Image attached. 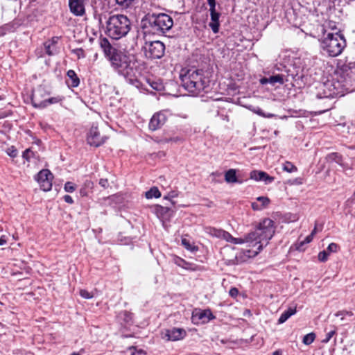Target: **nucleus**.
Here are the masks:
<instances>
[{"label": "nucleus", "mask_w": 355, "mask_h": 355, "mask_svg": "<svg viewBox=\"0 0 355 355\" xmlns=\"http://www.w3.org/2000/svg\"><path fill=\"white\" fill-rule=\"evenodd\" d=\"M100 46L114 69L119 75L123 76L129 83L139 87L141 73L136 63L131 61L128 55L112 47L105 37L100 40Z\"/></svg>", "instance_id": "1"}, {"label": "nucleus", "mask_w": 355, "mask_h": 355, "mask_svg": "<svg viewBox=\"0 0 355 355\" xmlns=\"http://www.w3.org/2000/svg\"><path fill=\"white\" fill-rule=\"evenodd\" d=\"M275 232L274 221L270 218L262 220L254 231L248 234L245 239L234 238L232 243L242 244L248 243L252 247L257 246V250H249V257H255L266 246Z\"/></svg>", "instance_id": "2"}, {"label": "nucleus", "mask_w": 355, "mask_h": 355, "mask_svg": "<svg viewBox=\"0 0 355 355\" xmlns=\"http://www.w3.org/2000/svg\"><path fill=\"white\" fill-rule=\"evenodd\" d=\"M173 20L165 13H148L141 20L145 34L163 35L171 29Z\"/></svg>", "instance_id": "3"}, {"label": "nucleus", "mask_w": 355, "mask_h": 355, "mask_svg": "<svg viewBox=\"0 0 355 355\" xmlns=\"http://www.w3.org/2000/svg\"><path fill=\"white\" fill-rule=\"evenodd\" d=\"M180 79L182 87L193 96L198 95L209 86V80L202 69L191 68L182 71Z\"/></svg>", "instance_id": "4"}, {"label": "nucleus", "mask_w": 355, "mask_h": 355, "mask_svg": "<svg viewBox=\"0 0 355 355\" xmlns=\"http://www.w3.org/2000/svg\"><path fill=\"white\" fill-rule=\"evenodd\" d=\"M130 28V21L125 15H112L106 21L105 34L112 39L119 40L125 37Z\"/></svg>", "instance_id": "5"}, {"label": "nucleus", "mask_w": 355, "mask_h": 355, "mask_svg": "<svg viewBox=\"0 0 355 355\" xmlns=\"http://www.w3.org/2000/svg\"><path fill=\"white\" fill-rule=\"evenodd\" d=\"M320 45L329 56L336 57L342 53L345 46V40L338 33H328L321 41Z\"/></svg>", "instance_id": "6"}, {"label": "nucleus", "mask_w": 355, "mask_h": 355, "mask_svg": "<svg viewBox=\"0 0 355 355\" xmlns=\"http://www.w3.org/2000/svg\"><path fill=\"white\" fill-rule=\"evenodd\" d=\"M144 49L146 56L150 59H159L165 52V45L159 40L146 42Z\"/></svg>", "instance_id": "7"}, {"label": "nucleus", "mask_w": 355, "mask_h": 355, "mask_svg": "<svg viewBox=\"0 0 355 355\" xmlns=\"http://www.w3.org/2000/svg\"><path fill=\"white\" fill-rule=\"evenodd\" d=\"M187 336V331L183 328L173 327L164 329L161 332V337L166 341H178L182 340Z\"/></svg>", "instance_id": "8"}, {"label": "nucleus", "mask_w": 355, "mask_h": 355, "mask_svg": "<svg viewBox=\"0 0 355 355\" xmlns=\"http://www.w3.org/2000/svg\"><path fill=\"white\" fill-rule=\"evenodd\" d=\"M36 179L43 191H48L51 189L53 174L49 170L43 169L40 171Z\"/></svg>", "instance_id": "9"}, {"label": "nucleus", "mask_w": 355, "mask_h": 355, "mask_svg": "<svg viewBox=\"0 0 355 355\" xmlns=\"http://www.w3.org/2000/svg\"><path fill=\"white\" fill-rule=\"evenodd\" d=\"M107 139L105 136H101L96 126H92L87 137V143L92 146L98 147L103 144Z\"/></svg>", "instance_id": "10"}, {"label": "nucleus", "mask_w": 355, "mask_h": 355, "mask_svg": "<svg viewBox=\"0 0 355 355\" xmlns=\"http://www.w3.org/2000/svg\"><path fill=\"white\" fill-rule=\"evenodd\" d=\"M46 96V92L42 87H39L33 92L31 101L35 107L44 108L46 107V101L44 97Z\"/></svg>", "instance_id": "11"}, {"label": "nucleus", "mask_w": 355, "mask_h": 355, "mask_svg": "<svg viewBox=\"0 0 355 355\" xmlns=\"http://www.w3.org/2000/svg\"><path fill=\"white\" fill-rule=\"evenodd\" d=\"M167 116L164 112L155 113L150 119L149 128L151 130H156L160 128L166 121Z\"/></svg>", "instance_id": "12"}, {"label": "nucleus", "mask_w": 355, "mask_h": 355, "mask_svg": "<svg viewBox=\"0 0 355 355\" xmlns=\"http://www.w3.org/2000/svg\"><path fill=\"white\" fill-rule=\"evenodd\" d=\"M69 6L76 16H83L85 13L84 0H69Z\"/></svg>", "instance_id": "13"}, {"label": "nucleus", "mask_w": 355, "mask_h": 355, "mask_svg": "<svg viewBox=\"0 0 355 355\" xmlns=\"http://www.w3.org/2000/svg\"><path fill=\"white\" fill-rule=\"evenodd\" d=\"M250 177L251 179L256 181H263L266 184H269L273 182L274 178L270 176L268 173L261 171H252L250 172Z\"/></svg>", "instance_id": "14"}, {"label": "nucleus", "mask_w": 355, "mask_h": 355, "mask_svg": "<svg viewBox=\"0 0 355 355\" xmlns=\"http://www.w3.org/2000/svg\"><path fill=\"white\" fill-rule=\"evenodd\" d=\"M195 318H198L202 323H207L215 318L210 309L200 310L193 315Z\"/></svg>", "instance_id": "15"}, {"label": "nucleus", "mask_w": 355, "mask_h": 355, "mask_svg": "<svg viewBox=\"0 0 355 355\" xmlns=\"http://www.w3.org/2000/svg\"><path fill=\"white\" fill-rule=\"evenodd\" d=\"M211 22L209 24V27L211 28L214 33L219 31V17L220 14L216 12V9L210 10Z\"/></svg>", "instance_id": "16"}, {"label": "nucleus", "mask_w": 355, "mask_h": 355, "mask_svg": "<svg viewBox=\"0 0 355 355\" xmlns=\"http://www.w3.org/2000/svg\"><path fill=\"white\" fill-rule=\"evenodd\" d=\"M68 79L66 80L67 84L69 87H76L80 83V80L76 72L73 70H69L67 71Z\"/></svg>", "instance_id": "17"}, {"label": "nucleus", "mask_w": 355, "mask_h": 355, "mask_svg": "<svg viewBox=\"0 0 355 355\" xmlns=\"http://www.w3.org/2000/svg\"><path fill=\"white\" fill-rule=\"evenodd\" d=\"M236 172L235 169H229L225 173V180L227 183H241L236 178Z\"/></svg>", "instance_id": "18"}, {"label": "nucleus", "mask_w": 355, "mask_h": 355, "mask_svg": "<svg viewBox=\"0 0 355 355\" xmlns=\"http://www.w3.org/2000/svg\"><path fill=\"white\" fill-rule=\"evenodd\" d=\"M93 186L94 183L92 181L86 180L80 189V196L83 197L87 196L88 193L92 191Z\"/></svg>", "instance_id": "19"}, {"label": "nucleus", "mask_w": 355, "mask_h": 355, "mask_svg": "<svg viewBox=\"0 0 355 355\" xmlns=\"http://www.w3.org/2000/svg\"><path fill=\"white\" fill-rule=\"evenodd\" d=\"M296 313L295 308H288L286 311H284L280 315L278 322L279 324H282L285 322L291 315H294Z\"/></svg>", "instance_id": "20"}, {"label": "nucleus", "mask_w": 355, "mask_h": 355, "mask_svg": "<svg viewBox=\"0 0 355 355\" xmlns=\"http://www.w3.org/2000/svg\"><path fill=\"white\" fill-rule=\"evenodd\" d=\"M324 87L327 88L329 89V92H325L324 94V98H333L334 96L338 94V92L334 90H331L330 87L334 86L333 83L331 81H327L324 84ZM317 96L320 98H323V96H321L320 95L318 94Z\"/></svg>", "instance_id": "21"}, {"label": "nucleus", "mask_w": 355, "mask_h": 355, "mask_svg": "<svg viewBox=\"0 0 355 355\" xmlns=\"http://www.w3.org/2000/svg\"><path fill=\"white\" fill-rule=\"evenodd\" d=\"M137 0H115L116 3L121 9H127L133 6Z\"/></svg>", "instance_id": "22"}, {"label": "nucleus", "mask_w": 355, "mask_h": 355, "mask_svg": "<svg viewBox=\"0 0 355 355\" xmlns=\"http://www.w3.org/2000/svg\"><path fill=\"white\" fill-rule=\"evenodd\" d=\"M146 198L148 199H150L153 198H159L161 196V193L156 187H152L150 190L146 192Z\"/></svg>", "instance_id": "23"}, {"label": "nucleus", "mask_w": 355, "mask_h": 355, "mask_svg": "<svg viewBox=\"0 0 355 355\" xmlns=\"http://www.w3.org/2000/svg\"><path fill=\"white\" fill-rule=\"evenodd\" d=\"M223 230L216 229L212 227H205V232L210 234L211 236H216L217 238H220L221 236Z\"/></svg>", "instance_id": "24"}, {"label": "nucleus", "mask_w": 355, "mask_h": 355, "mask_svg": "<svg viewBox=\"0 0 355 355\" xmlns=\"http://www.w3.org/2000/svg\"><path fill=\"white\" fill-rule=\"evenodd\" d=\"M284 83V76L282 74H277L269 77V83L272 85H275L276 83L282 85Z\"/></svg>", "instance_id": "25"}, {"label": "nucleus", "mask_w": 355, "mask_h": 355, "mask_svg": "<svg viewBox=\"0 0 355 355\" xmlns=\"http://www.w3.org/2000/svg\"><path fill=\"white\" fill-rule=\"evenodd\" d=\"M182 245L188 250L194 252L198 250V248L194 245L191 244L189 240L185 238L182 239Z\"/></svg>", "instance_id": "26"}, {"label": "nucleus", "mask_w": 355, "mask_h": 355, "mask_svg": "<svg viewBox=\"0 0 355 355\" xmlns=\"http://www.w3.org/2000/svg\"><path fill=\"white\" fill-rule=\"evenodd\" d=\"M283 170L288 173H293L297 171V167L290 162H286L283 164Z\"/></svg>", "instance_id": "27"}, {"label": "nucleus", "mask_w": 355, "mask_h": 355, "mask_svg": "<svg viewBox=\"0 0 355 355\" xmlns=\"http://www.w3.org/2000/svg\"><path fill=\"white\" fill-rule=\"evenodd\" d=\"M315 338V334L314 333H309L304 336L302 342L304 345H309L314 341Z\"/></svg>", "instance_id": "28"}, {"label": "nucleus", "mask_w": 355, "mask_h": 355, "mask_svg": "<svg viewBox=\"0 0 355 355\" xmlns=\"http://www.w3.org/2000/svg\"><path fill=\"white\" fill-rule=\"evenodd\" d=\"M253 112L257 114L259 116L266 117V118H272L275 115L273 114H266L259 107H252V109L250 108Z\"/></svg>", "instance_id": "29"}, {"label": "nucleus", "mask_w": 355, "mask_h": 355, "mask_svg": "<svg viewBox=\"0 0 355 355\" xmlns=\"http://www.w3.org/2000/svg\"><path fill=\"white\" fill-rule=\"evenodd\" d=\"M174 261H175V263L180 267H182L185 269L189 268V266H190V263L187 262L185 260H184L182 258L176 257V258H175Z\"/></svg>", "instance_id": "30"}, {"label": "nucleus", "mask_w": 355, "mask_h": 355, "mask_svg": "<svg viewBox=\"0 0 355 355\" xmlns=\"http://www.w3.org/2000/svg\"><path fill=\"white\" fill-rule=\"evenodd\" d=\"M44 46L45 48L46 53L49 55H52L54 54V53L55 51V46H53L52 45V42H44Z\"/></svg>", "instance_id": "31"}, {"label": "nucleus", "mask_w": 355, "mask_h": 355, "mask_svg": "<svg viewBox=\"0 0 355 355\" xmlns=\"http://www.w3.org/2000/svg\"><path fill=\"white\" fill-rule=\"evenodd\" d=\"M220 238L223 239L224 240L227 241V242L232 243L234 237H233L229 232L223 230L222 232L221 236Z\"/></svg>", "instance_id": "32"}, {"label": "nucleus", "mask_w": 355, "mask_h": 355, "mask_svg": "<svg viewBox=\"0 0 355 355\" xmlns=\"http://www.w3.org/2000/svg\"><path fill=\"white\" fill-rule=\"evenodd\" d=\"M64 189L66 192L71 193L75 191L76 187L73 183L67 182L65 183Z\"/></svg>", "instance_id": "33"}, {"label": "nucleus", "mask_w": 355, "mask_h": 355, "mask_svg": "<svg viewBox=\"0 0 355 355\" xmlns=\"http://www.w3.org/2000/svg\"><path fill=\"white\" fill-rule=\"evenodd\" d=\"M329 253L326 251H322L318 254V259L324 262L327 260Z\"/></svg>", "instance_id": "34"}, {"label": "nucleus", "mask_w": 355, "mask_h": 355, "mask_svg": "<svg viewBox=\"0 0 355 355\" xmlns=\"http://www.w3.org/2000/svg\"><path fill=\"white\" fill-rule=\"evenodd\" d=\"M6 153L10 157H15L17 155V150L14 146H11L6 150Z\"/></svg>", "instance_id": "35"}, {"label": "nucleus", "mask_w": 355, "mask_h": 355, "mask_svg": "<svg viewBox=\"0 0 355 355\" xmlns=\"http://www.w3.org/2000/svg\"><path fill=\"white\" fill-rule=\"evenodd\" d=\"M74 54H76L78 59L85 58V53L83 49H76L73 50Z\"/></svg>", "instance_id": "36"}, {"label": "nucleus", "mask_w": 355, "mask_h": 355, "mask_svg": "<svg viewBox=\"0 0 355 355\" xmlns=\"http://www.w3.org/2000/svg\"><path fill=\"white\" fill-rule=\"evenodd\" d=\"M336 330H331L326 334L325 338L322 340V343H328L331 338L335 335Z\"/></svg>", "instance_id": "37"}, {"label": "nucleus", "mask_w": 355, "mask_h": 355, "mask_svg": "<svg viewBox=\"0 0 355 355\" xmlns=\"http://www.w3.org/2000/svg\"><path fill=\"white\" fill-rule=\"evenodd\" d=\"M257 200L261 202V207L262 208L266 207L270 202V200L267 197L263 196L258 197Z\"/></svg>", "instance_id": "38"}, {"label": "nucleus", "mask_w": 355, "mask_h": 355, "mask_svg": "<svg viewBox=\"0 0 355 355\" xmlns=\"http://www.w3.org/2000/svg\"><path fill=\"white\" fill-rule=\"evenodd\" d=\"M61 100H62V98L58 97H58H52V98H45V101H46V106H48L50 104H53V103H58Z\"/></svg>", "instance_id": "39"}, {"label": "nucleus", "mask_w": 355, "mask_h": 355, "mask_svg": "<svg viewBox=\"0 0 355 355\" xmlns=\"http://www.w3.org/2000/svg\"><path fill=\"white\" fill-rule=\"evenodd\" d=\"M329 158L331 160L335 161L336 162L340 164L341 161V156L336 153H331L329 155Z\"/></svg>", "instance_id": "40"}, {"label": "nucleus", "mask_w": 355, "mask_h": 355, "mask_svg": "<svg viewBox=\"0 0 355 355\" xmlns=\"http://www.w3.org/2000/svg\"><path fill=\"white\" fill-rule=\"evenodd\" d=\"M80 295L85 299H91L93 297V295L92 293L84 289L80 291Z\"/></svg>", "instance_id": "41"}, {"label": "nucleus", "mask_w": 355, "mask_h": 355, "mask_svg": "<svg viewBox=\"0 0 355 355\" xmlns=\"http://www.w3.org/2000/svg\"><path fill=\"white\" fill-rule=\"evenodd\" d=\"M99 184L103 189H107L110 187V183L107 178H101L99 180Z\"/></svg>", "instance_id": "42"}, {"label": "nucleus", "mask_w": 355, "mask_h": 355, "mask_svg": "<svg viewBox=\"0 0 355 355\" xmlns=\"http://www.w3.org/2000/svg\"><path fill=\"white\" fill-rule=\"evenodd\" d=\"M338 248V245L336 243H331L327 247V251L329 252H336Z\"/></svg>", "instance_id": "43"}, {"label": "nucleus", "mask_w": 355, "mask_h": 355, "mask_svg": "<svg viewBox=\"0 0 355 355\" xmlns=\"http://www.w3.org/2000/svg\"><path fill=\"white\" fill-rule=\"evenodd\" d=\"M345 315H352L353 313L352 312H349V311H338L335 315L336 317H338V316H342L341 318V320H343L344 319L343 316Z\"/></svg>", "instance_id": "44"}, {"label": "nucleus", "mask_w": 355, "mask_h": 355, "mask_svg": "<svg viewBox=\"0 0 355 355\" xmlns=\"http://www.w3.org/2000/svg\"><path fill=\"white\" fill-rule=\"evenodd\" d=\"M229 294L231 297H235L238 295L239 294V290L236 288H232L230 291H229Z\"/></svg>", "instance_id": "45"}, {"label": "nucleus", "mask_w": 355, "mask_h": 355, "mask_svg": "<svg viewBox=\"0 0 355 355\" xmlns=\"http://www.w3.org/2000/svg\"><path fill=\"white\" fill-rule=\"evenodd\" d=\"M178 196V193L176 191H171L168 196H164V199H171V198H176Z\"/></svg>", "instance_id": "46"}, {"label": "nucleus", "mask_w": 355, "mask_h": 355, "mask_svg": "<svg viewBox=\"0 0 355 355\" xmlns=\"http://www.w3.org/2000/svg\"><path fill=\"white\" fill-rule=\"evenodd\" d=\"M207 1L209 6V10L216 9V0H207Z\"/></svg>", "instance_id": "47"}, {"label": "nucleus", "mask_w": 355, "mask_h": 355, "mask_svg": "<svg viewBox=\"0 0 355 355\" xmlns=\"http://www.w3.org/2000/svg\"><path fill=\"white\" fill-rule=\"evenodd\" d=\"M63 198H64V200L67 203H69V204H73V198H71V196H70L69 195H65V196H64Z\"/></svg>", "instance_id": "48"}, {"label": "nucleus", "mask_w": 355, "mask_h": 355, "mask_svg": "<svg viewBox=\"0 0 355 355\" xmlns=\"http://www.w3.org/2000/svg\"><path fill=\"white\" fill-rule=\"evenodd\" d=\"M149 84L154 89H156V90H159L160 89V85L155 83V82H152V83H150L149 82Z\"/></svg>", "instance_id": "49"}, {"label": "nucleus", "mask_w": 355, "mask_h": 355, "mask_svg": "<svg viewBox=\"0 0 355 355\" xmlns=\"http://www.w3.org/2000/svg\"><path fill=\"white\" fill-rule=\"evenodd\" d=\"M313 236L309 234L305 238L304 241L302 242V244L310 243L313 240Z\"/></svg>", "instance_id": "50"}, {"label": "nucleus", "mask_w": 355, "mask_h": 355, "mask_svg": "<svg viewBox=\"0 0 355 355\" xmlns=\"http://www.w3.org/2000/svg\"><path fill=\"white\" fill-rule=\"evenodd\" d=\"M7 243V237L3 235L0 238V245H5Z\"/></svg>", "instance_id": "51"}, {"label": "nucleus", "mask_w": 355, "mask_h": 355, "mask_svg": "<svg viewBox=\"0 0 355 355\" xmlns=\"http://www.w3.org/2000/svg\"><path fill=\"white\" fill-rule=\"evenodd\" d=\"M260 83L261 85H266L268 83H269V78H262L260 79Z\"/></svg>", "instance_id": "52"}, {"label": "nucleus", "mask_w": 355, "mask_h": 355, "mask_svg": "<svg viewBox=\"0 0 355 355\" xmlns=\"http://www.w3.org/2000/svg\"><path fill=\"white\" fill-rule=\"evenodd\" d=\"M252 207L254 210H259L262 209V207L256 202L252 203Z\"/></svg>", "instance_id": "53"}, {"label": "nucleus", "mask_w": 355, "mask_h": 355, "mask_svg": "<svg viewBox=\"0 0 355 355\" xmlns=\"http://www.w3.org/2000/svg\"><path fill=\"white\" fill-rule=\"evenodd\" d=\"M145 352L143 350L134 351L131 352V355H144Z\"/></svg>", "instance_id": "54"}, {"label": "nucleus", "mask_w": 355, "mask_h": 355, "mask_svg": "<svg viewBox=\"0 0 355 355\" xmlns=\"http://www.w3.org/2000/svg\"><path fill=\"white\" fill-rule=\"evenodd\" d=\"M58 37H53L51 40L46 41L47 42H52V45L53 46H55V44L58 42Z\"/></svg>", "instance_id": "55"}, {"label": "nucleus", "mask_w": 355, "mask_h": 355, "mask_svg": "<svg viewBox=\"0 0 355 355\" xmlns=\"http://www.w3.org/2000/svg\"><path fill=\"white\" fill-rule=\"evenodd\" d=\"M178 140H179V138L178 137H175V138H170V139H166V142H169V141H177Z\"/></svg>", "instance_id": "56"}, {"label": "nucleus", "mask_w": 355, "mask_h": 355, "mask_svg": "<svg viewBox=\"0 0 355 355\" xmlns=\"http://www.w3.org/2000/svg\"><path fill=\"white\" fill-rule=\"evenodd\" d=\"M31 153V150L27 149L24 152V155H23V157H27L28 154Z\"/></svg>", "instance_id": "57"}, {"label": "nucleus", "mask_w": 355, "mask_h": 355, "mask_svg": "<svg viewBox=\"0 0 355 355\" xmlns=\"http://www.w3.org/2000/svg\"><path fill=\"white\" fill-rule=\"evenodd\" d=\"M316 230H317V227L315 226V228L313 230V231L311 232V233L310 234L313 236L315 234V233H316V231H317Z\"/></svg>", "instance_id": "58"}, {"label": "nucleus", "mask_w": 355, "mask_h": 355, "mask_svg": "<svg viewBox=\"0 0 355 355\" xmlns=\"http://www.w3.org/2000/svg\"><path fill=\"white\" fill-rule=\"evenodd\" d=\"M280 352L279 351H275V352H273L272 355H280Z\"/></svg>", "instance_id": "59"}, {"label": "nucleus", "mask_w": 355, "mask_h": 355, "mask_svg": "<svg viewBox=\"0 0 355 355\" xmlns=\"http://www.w3.org/2000/svg\"><path fill=\"white\" fill-rule=\"evenodd\" d=\"M71 355H80V354H77V353H73Z\"/></svg>", "instance_id": "60"}, {"label": "nucleus", "mask_w": 355, "mask_h": 355, "mask_svg": "<svg viewBox=\"0 0 355 355\" xmlns=\"http://www.w3.org/2000/svg\"><path fill=\"white\" fill-rule=\"evenodd\" d=\"M132 349H134V350H135V348H134V347H131V348H130V350H132Z\"/></svg>", "instance_id": "61"}, {"label": "nucleus", "mask_w": 355, "mask_h": 355, "mask_svg": "<svg viewBox=\"0 0 355 355\" xmlns=\"http://www.w3.org/2000/svg\"><path fill=\"white\" fill-rule=\"evenodd\" d=\"M0 100H1V98L0 97Z\"/></svg>", "instance_id": "62"}]
</instances>
